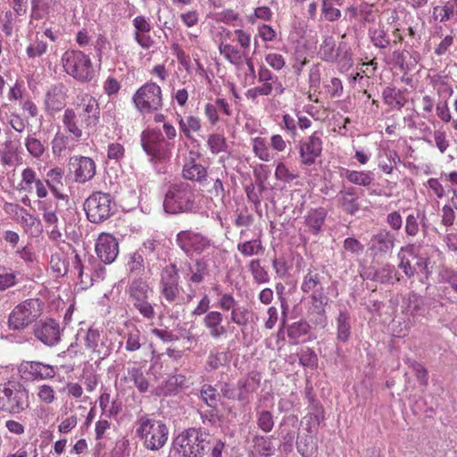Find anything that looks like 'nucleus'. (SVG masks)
<instances>
[{
	"instance_id": "obj_43",
	"label": "nucleus",
	"mask_w": 457,
	"mask_h": 457,
	"mask_svg": "<svg viewBox=\"0 0 457 457\" xmlns=\"http://www.w3.org/2000/svg\"><path fill=\"white\" fill-rule=\"evenodd\" d=\"M54 0H32L31 17L40 20L48 14Z\"/></svg>"
},
{
	"instance_id": "obj_4",
	"label": "nucleus",
	"mask_w": 457,
	"mask_h": 457,
	"mask_svg": "<svg viewBox=\"0 0 457 457\" xmlns=\"http://www.w3.org/2000/svg\"><path fill=\"white\" fill-rule=\"evenodd\" d=\"M176 244L189 258L204 253H209L214 256L220 252L207 236L193 229L179 231L176 236Z\"/></svg>"
},
{
	"instance_id": "obj_55",
	"label": "nucleus",
	"mask_w": 457,
	"mask_h": 457,
	"mask_svg": "<svg viewBox=\"0 0 457 457\" xmlns=\"http://www.w3.org/2000/svg\"><path fill=\"white\" fill-rule=\"evenodd\" d=\"M398 257L400 260L399 268L403 270V273L408 277L411 278L416 273V268L413 267L414 262L406 253H402V248L398 253Z\"/></svg>"
},
{
	"instance_id": "obj_9",
	"label": "nucleus",
	"mask_w": 457,
	"mask_h": 457,
	"mask_svg": "<svg viewBox=\"0 0 457 457\" xmlns=\"http://www.w3.org/2000/svg\"><path fill=\"white\" fill-rule=\"evenodd\" d=\"M57 199H44L37 202V209L42 215L49 238L62 241L65 218L58 207Z\"/></svg>"
},
{
	"instance_id": "obj_3",
	"label": "nucleus",
	"mask_w": 457,
	"mask_h": 457,
	"mask_svg": "<svg viewBox=\"0 0 457 457\" xmlns=\"http://www.w3.org/2000/svg\"><path fill=\"white\" fill-rule=\"evenodd\" d=\"M163 208L170 214L195 212L197 204L195 188L185 182L171 185L165 195Z\"/></svg>"
},
{
	"instance_id": "obj_5",
	"label": "nucleus",
	"mask_w": 457,
	"mask_h": 457,
	"mask_svg": "<svg viewBox=\"0 0 457 457\" xmlns=\"http://www.w3.org/2000/svg\"><path fill=\"white\" fill-rule=\"evenodd\" d=\"M29 406V392L17 381L0 384V411L20 414Z\"/></svg>"
},
{
	"instance_id": "obj_35",
	"label": "nucleus",
	"mask_w": 457,
	"mask_h": 457,
	"mask_svg": "<svg viewBox=\"0 0 457 457\" xmlns=\"http://www.w3.org/2000/svg\"><path fill=\"white\" fill-rule=\"evenodd\" d=\"M208 273V260L206 257L195 260L194 267L189 265L185 278L191 283L199 284L203 282Z\"/></svg>"
},
{
	"instance_id": "obj_23",
	"label": "nucleus",
	"mask_w": 457,
	"mask_h": 457,
	"mask_svg": "<svg viewBox=\"0 0 457 457\" xmlns=\"http://www.w3.org/2000/svg\"><path fill=\"white\" fill-rule=\"evenodd\" d=\"M301 290L310 295L312 303H328L321 283V276L315 270H309L304 275L301 285Z\"/></svg>"
},
{
	"instance_id": "obj_64",
	"label": "nucleus",
	"mask_w": 457,
	"mask_h": 457,
	"mask_svg": "<svg viewBox=\"0 0 457 457\" xmlns=\"http://www.w3.org/2000/svg\"><path fill=\"white\" fill-rule=\"evenodd\" d=\"M36 171L31 168H26L21 172V188L30 191L32 185L37 181Z\"/></svg>"
},
{
	"instance_id": "obj_44",
	"label": "nucleus",
	"mask_w": 457,
	"mask_h": 457,
	"mask_svg": "<svg viewBox=\"0 0 457 457\" xmlns=\"http://www.w3.org/2000/svg\"><path fill=\"white\" fill-rule=\"evenodd\" d=\"M274 177L277 180L290 183L295 179L298 175L294 170H291L286 162L279 161L276 164Z\"/></svg>"
},
{
	"instance_id": "obj_31",
	"label": "nucleus",
	"mask_w": 457,
	"mask_h": 457,
	"mask_svg": "<svg viewBox=\"0 0 457 457\" xmlns=\"http://www.w3.org/2000/svg\"><path fill=\"white\" fill-rule=\"evenodd\" d=\"M62 123L65 130L70 133L75 140H81L83 137V125L80 118L74 109H66L62 115Z\"/></svg>"
},
{
	"instance_id": "obj_37",
	"label": "nucleus",
	"mask_w": 457,
	"mask_h": 457,
	"mask_svg": "<svg viewBox=\"0 0 457 457\" xmlns=\"http://www.w3.org/2000/svg\"><path fill=\"white\" fill-rule=\"evenodd\" d=\"M177 121L180 132L188 139L192 138L193 133L200 131L202 128L201 120L194 115H188L185 118L178 115Z\"/></svg>"
},
{
	"instance_id": "obj_11",
	"label": "nucleus",
	"mask_w": 457,
	"mask_h": 457,
	"mask_svg": "<svg viewBox=\"0 0 457 457\" xmlns=\"http://www.w3.org/2000/svg\"><path fill=\"white\" fill-rule=\"evenodd\" d=\"M136 109L148 114L162 108V93L159 85L154 82H146L141 86L132 97Z\"/></svg>"
},
{
	"instance_id": "obj_62",
	"label": "nucleus",
	"mask_w": 457,
	"mask_h": 457,
	"mask_svg": "<svg viewBox=\"0 0 457 457\" xmlns=\"http://www.w3.org/2000/svg\"><path fill=\"white\" fill-rule=\"evenodd\" d=\"M370 37L371 42L377 47L386 48L389 45V38L387 37L385 30L382 29H370Z\"/></svg>"
},
{
	"instance_id": "obj_15",
	"label": "nucleus",
	"mask_w": 457,
	"mask_h": 457,
	"mask_svg": "<svg viewBox=\"0 0 457 457\" xmlns=\"http://www.w3.org/2000/svg\"><path fill=\"white\" fill-rule=\"evenodd\" d=\"M85 211L90 222H103L110 217L112 212L110 195L101 192L92 194L85 202Z\"/></svg>"
},
{
	"instance_id": "obj_53",
	"label": "nucleus",
	"mask_w": 457,
	"mask_h": 457,
	"mask_svg": "<svg viewBox=\"0 0 457 457\" xmlns=\"http://www.w3.org/2000/svg\"><path fill=\"white\" fill-rule=\"evenodd\" d=\"M336 3H321V17L328 21H337L341 17V12Z\"/></svg>"
},
{
	"instance_id": "obj_20",
	"label": "nucleus",
	"mask_w": 457,
	"mask_h": 457,
	"mask_svg": "<svg viewBox=\"0 0 457 457\" xmlns=\"http://www.w3.org/2000/svg\"><path fill=\"white\" fill-rule=\"evenodd\" d=\"M74 109L81 122L87 127L95 126L99 120V106L96 99L88 94H80L77 97Z\"/></svg>"
},
{
	"instance_id": "obj_25",
	"label": "nucleus",
	"mask_w": 457,
	"mask_h": 457,
	"mask_svg": "<svg viewBox=\"0 0 457 457\" xmlns=\"http://www.w3.org/2000/svg\"><path fill=\"white\" fill-rule=\"evenodd\" d=\"M73 168L74 180L77 183L90 181L96 175V165L95 161L87 156H73L71 158Z\"/></svg>"
},
{
	"instance_id": "obj_27",
	"label": "nucleus",
	"mask_w": 457,
	"mask_h": 457,
	"mask_svg": "<svg viewBox=\"0 0 457 457\" xmlns=\"http://www.w3.org/2000/svg\"><path fill=\"white\" fill-rule=\"evenodd\" d=\"M223 314L219 311H211L203 319V325L213 340H220L228 335V328L223 324Z\"/></svg>"
},
{
	"instance_id": "obj_30",
	"label": "nucleus",
	"mask_w": 457,
	"mask_h": 457,
	"mask_svg": "<svg viewBox=\"0 0 457 457\" xmlns=\"http://www.w3.org/2000/svg\"><path fill=\"white\" fill-rule=\"evenodd\" d=\"M337 199L341 208L348 214L353 215L360 210L357 189L353 187L343 186Z\"/></svg>"
},
{
	"instance_id": "obj_42",
	"label": "nucleus",
	"mask_w": 457,
	"mask_h": 457,
	"mask_svg": "<svg viewBox=\"0 0 457 457\" xmlns=\"http://www.w3.org/2000/svg\"><path fill=\"white\" fill-rule=\"evenodd\" d=\"M124 338L125 349L128 352L137 351L142 346V334L136 327H133L132 329L129 330Z\"/></svg>"
},
{
	"instance_id": "obj_50",
	"label": "nucleus",
	"mask_w": 457,
	"mask_h": 457,
	"mask_svg": "<svg viewBox=\"0 0 457 457\" xmlns=\"http://www.w3.org/2000/svg\"><path fill=\"white\" fill-rule=\"evenodd\" d=\"M250 312L245 306L237 305L230 312V320L239 327H245L249 323Z\"/></svg>"
},
{
	"instance_id": "obj_63",
	"label": "nucleus",
	"mask_w": 457,
	"mask_h": 457,
	"mask_svg": "<svg viewBox=\"0 0 457 457\" xmlns=\"http://www.w3.org/2000/svg\"><path fill=\"white\" fill-rule=\"evenodd\" d=\"M258 427L264 432H270L274 427V420L271 412L262 411L257 414Z\"/></svg>"
},
{
	"instance_id": "obj_38",
	"label": "nucleus",
	"mask_w": 457,
	"mask_h": 457,
	"mask_svg": "<svg viewBox=\"0 0 457 457\" xmlns=\"http://www.w3.org/2000/svg\"><path fill=\"white\" fill-rule=\"evenodd\" d=\"M402 253H406L407 254H409V256L414 262L413 267L416 268V272L420 271L426 275L430 273V271L428 270V265L430 262L429 258L427 256L418 254L416 253L415 245H407L405 246H403Z\"/></svg>"
},
{
	"instance_id": "obj_46",
	"label": "nucleus",
	"mask_w": 457,
	"mask_h": 457,
	"mask_svg": "<svg viewBox=\"0 0 457 457\" xmlns=\"http://www.w3.org/2000/svg\"><path fill=\"white\" fill-rule=\"evenodd\" d=\"M249 270L256 283L264 284L270 281V276L264 267L261 265L260 260H252L249 262Z\"/></svg>"
},
{
	"instance_id": "obj_14",
	"label": "nucleus",
	"mask_w": 457,
	"mask_h": 457,
	"mask_svg": "<svg viewBox=\"0 0 457 457\" xmlns=\"http://www.w3.org/2000/svg\"><path fill=\"white\" fill-rule=\"evenodd\" d=\"M73 264L78 278L84 288L92 286L94 281L102 280L104 278V265L98 262L93 256H88L82 261L79 255L76 254Z\"/></svg>"
},
{
	"instance_id": "obj_60",
	"label": "nucleus",
	"mask_w": 457,
	"mask_h": 457,
	"mask_svg": "<svg viewBox=\"0 0 457 457\" xmlns=\"http://www.w3.org/2000/svg\"><path fill=\"white\" fill-rule=\"evenodd\" d=\"M326 304L327 303H312V310L313 312H315V317L312 319V321L320 328H324L328 324V320L324 309Z\"/></svg>"
},
{
	"instance_id": "obj_51",
	"label": "nucleus",
	"mask_w": 457,
	"mask_h": 457,
	"mask_svg": "<svg viewBox=\"0 0 457 457\" xmlns=\"http://www.w3.org/2000/svg\"><path fill=\"white\" fill-rule=\"evenodd\" d=\"M207 145L213 154L225 152L227 149L226 138L221 134H212L208 137Z\"/></svg>"
},
{
	"instance_id": "obj_58",
	"label": "nucleus",
	"mask_w": 457,
	"mask_h": 457,
	"mask_svg": "<svg viewBox=\"0 0 457 457\" xmlns=\"http://www.w3.org/2000/svg\"><path fill=\"white\" fill-rule=\"evenodd\" d=\"M28 152L35 158H39L45 152V146L40 140L34 137H28L25 141Z\"/></svg>"
},
{
	"instance_id": "obj_19",
	"label": "nucleus",
	"mask_w": 457,
	"mask_h": 457,
	"mask_svg": "<svg viewBox=\"0 0 457 457\" xmlns=\"http://www.w3.org/2000/svg\"><path fill=\"white\" fill-rule=\"evenodd\" d=\"M84 343L86 348L99 359H105L111 354V343L107 334L103 330L89 328L84 337Z\"/></svg>"
},
{
	"instance_id": "obj_22",
	"label": "nucleus",
	"mask_w": 457,
	"mask_h": 457,
	"mask_svg": "<svg viewBox=\"0 0 457 457\" xmlns=\"http://www.w3.org/2000/svg\"><path fill=\"white\" fill-rule=\"evenodd\" d=\"M68 88L63 83H55L47 87L44 106L45 111L49 114L60 112L66 105Z\"/></svg>"
},
{
	"instance_id": "obj_34",
	"label": "nucleus",
	"mask_w": 457,
	"mask_h": 457,
	"mask_svg": "<svg viewBox=\"0 0 457 457\" xmlns=\"http://www.w3.org/2000/svg\"><path fill=\"white\" fill-rule=\"evenodd\" d=\"M78 142L79 140H75L71 136L57 132L51 143L53 154L61 156L66 151L71 153L75 150Z\"/></svg>"
},
{
	"instance_id": "obj_26",
	"label": "nucleus",
	"mask_w": 457,
	"mask_h": 457,
	"mask_svg": "<svg viewBox=\"0 0 457 457\" xmlns=\"http://www.w3.org/2000/svg\"><path fill=\"white\" fill-rule=\"evenodd\" d=\"M197 157L198 154L192 151L189 153L188 158L183 165L182 176L187 180L204 185L207 182L208 172L204 166L196 162Z\"/></svg>"
},
{
	"instance_id": "obj_47",
	"label": "nucleus",
	"mask_w": 457,
	"mask_h": 457,
	"mask_svg": "<svg viewBox=\"0 0 457 457\" xmlns=\"http://www.w3.org/2000/svg\"><path fill=\"white\" fill-rule=\"evenodd\" d=\"M385 103L392 108H402L403 99L401 93L394 87H386L382 93Z\"/></svg>"
},
{
	"instance_id": "obj_16",
	"label": "nucleus",
	"mask_w": 457,
	"mask_h": 457,
	"mask_svg": "<svg viewBox=\"0 0 457 457\" xmlns=\"http://www.w3.org/2000/svg\"><path fill=\"white\" fill-rule=\"evenodd\" d=\"M160 293L161 297L169 304L181 305L183 297L179 293V276L174 265L163 270L160 282Z\"/></svg>"
},
{
	"instance_id": "obj_33",
	"label": "nucleus",
	"mask_w": 457,
	"mask_h": 457,
	"mask_svg": "<svg viewBox=\"0 0 457 457\" xmlns=\"http://www.w3.org/2000/svg\"><path fill=\"white\" fill-rule=\"evenodd\" d=\"M345 48V44H340L338 48L336 49V42L333 37L327 36L324 37L319 48L320 57L326 62H336L339 57V52Z\"/></svg>"
},
{
	"instance_id": "obj_36",
	"label": "nucleus",
	"mask_w": 457,
	"mask_h": 457,
	"mask_svg": "<svg viewBox=\"0 0 457 457\" xmlns=\"http://www.w3.org/2000/svg\"><path fill=\"white\" fill-rule=\"evenodd\" d=\"M341 176L345 178L348 182L361 187H368L374 180V175L370 170L343 169Z\"/></svg>"
},
{
	"instance_id": "obj_18",
	"label": "nucleus",
	"mask_w": 457,
	"mask_h": 457,
	"mask_svg": "<svg viewBox=\"0 0 457 457\" xmlns=\"http://www.w3.org/2000/svg\"><path fill=\"white\" fill-rule=\"evenodd\" d=\"M57 370L55 366L37 361H22L18 367L21 377L28 381L52 379Z\"/></svg>"
},
{
	"instance_id": "obj_29",
	"label": "nucleus",
	"mask_w": 457,
	"mask_h": 457,
	"mask_svg": "<svg viewBox=\"0 0 457 457\" xmlns=\"http://www.w3.org/2000/svg\"><path fill=\"white\" fill-rule=\"evenodd\" d=\"M63 170L59 167L49 170L46 174V183L55 199L69 200V196L62 193L63 189Z\"/></svg>"
},
{
	"instance_id": "obj_41",
	"label": "nucleus",
	"mask_w": 457,
	"mask_h": 457,
	"mask_svg": "<svg viewBox=\"0 0 457 457\" xmlns=\"http://www.w3.org/2000/svg\"><path fill=\"white\" fill-rule=\"evenodd\" d=\"M237 248L246 257L256 255L263 252L262 241L258 238L238 243Z\"/></svg>"
},
{
	"instance_id": "obj_56",
	"label": "nucleus",
	"mask_w": 457,
	"mask_h": 457,
	"mask_svg": "<svg viewBox=\"0 0 457 457\" xmlns=\"http://www.w3.org/2000/svg\"><path fill=\"white\" fill-rule=\"evenodd\" d=\"M201 396L206 404L212 408H215L220 400L217 390L210 385H204L202 387Z\"/></svg>"
},
{
	"instance_id": "obj_57",
	"label": "nucleus",
	"mask_w": 457,
	"mask_h": 457,
	"mask_svg": "<svg viewBox=\"0 0 457 457\" xmlns=\"http://www.w3.org/2000/svg\"><path fill=\"white\" fill-rule=\"evenodd\" d=\"M440 281L448 284L457 294V270L445 267L439 272Z\"/></svg>"
},
{
	"instance_id": "obj_1",
	"label": "nucleus",
	"mask_w": 457,
	"mask_h": 457,
	"mask_svg": "<svg viewBox=\"0 0 457 457\" xmlns=\"http://www.w3.org/2000/svg\"><path fill=\"white\" fill-rule=\"evenodd\" d=\"M220 54L230 64L239 67L245 62L251 75L255 74L253 62L248 57L252 36L249 32L237 29L234 31L221 28L218 35Z\"/></svg>"
},
{
	"instance_id": "obj_8",
	"label": "nucleus",
	"mask_w": 457,
	"mask_h": 457,
	"mask_svg": "<svg viewBox=\"0 0 457 457\" xmlns=\"http://www.w3.org/2000/svg\"><path fill=\"white\" fill-rule=\"evenodd\" d=\"M140 140L151 162H164L170 160L173 145L166 140L160 131L144 130L141 133Z\"/></svg>"
},
{
	"instance_id": "obj_2",
	"label": "nucleus",
	"mask_w": 457,
	"mask_h": 457,
	"mask_svg": "<svg viewBox=\"0 0 457 457\" xmlns=\"http://www.w3.org/2000/svg\"><path fill=\"white\" fill-rule=\"evenodd\" d=\"M170 429L167 424L154 415L144 414L136 421V436L143 446L152 452H157L167 444Z\"/></svg>"
},
{
	"instance_id": "obj_48",
	"label": "nucleus",
	"mask_w": 457,
	"mask_h": 457,
	"mask_svg": "<svg viewBox=\"0 0 457 457\" xmlns=\"http://www.w3.org/2000/svg\"><path fill=\"white\" fill-rule=\"evenodd\" d=\"M291 61L294 71L299 75L308 62L306 48L304 46H297L292 54Z\"/></svg>"
},
{
	"instance_id": "obj_39",
	"label": "nucleus",
	"mask_w": 457,
	"mask_h": 457,
	"mask_svg": "<svg viewBox=\"0 0 457 457\" xmlns=\"http://www.w3.org/2000/svg\"><path fill=\"white\" fill-rule=\"evenodd\" d=\"M252 147L253 154L261 161L268 162L273 160V154L271 153L269 147V143L266 141L264 137H254L252 141Z\"/></svg>"
},
{
	"instance_id": "obj_6",
	"label": "nucleus",
	"mask_w": 457,
	"mask_h": 457,
	"mask_svg": "<svg viewBox=\"0 0 457 457\" xmlns=\"http://www.w3.org/2000/svg\"><path fill=\"white\" fill-rule=\"evenodd\" d=\"M64 71L80 83L90 82L95 77L93 62L88 54L80 50H68L62 55Z\"/></svg>"
},
{
	"instance_id": "obj_32",
	"label": "nucleus",
	"mask_w": 457,
	"mask_h": 457,
	"mask_svg": "<svg viewBox=\"0 0 457 457\" xmlns=\"http://www.w3.org/2000/svg\"><path fill=\"white\" fill-rule=\"evenodd\" d=\"M328 212L323 207L311 209L304 216V223L311 233L317 235L321 231Z\"/></svg>"
},
{
	"instance_id": "obj_59",
	"label": "nucleus",
	"mask_w": 457,
	"mask_h": 457,
	"mask_svg": "<svg viewBox=\"0 0 457 457\" xmlns=\"http://www.w3.org/2000/svg\"><path fill=\"white\" fill-rule=\"evenodd\" d=\"M37 396L40 402L46 404H51L56 399L53 386L46 384L40 385L37 387Z\"/></svg>"
},
{
	"instance_id": "obj_45",
	"label": "nucleus",
	"mask_w": 457,
	"mask_h": 457,
	"mask_svg": "<svg viewBox=\"0 0 457 457\" xmlns=\"http://www.w3.org/2000/svg\"><path fill=\"white\" fill-rule=\"evenodd\" d=\"M128 270L130 276H139L145 270L144 258L138 252L132 253L129 255L127 263Z\"/></svg>"
},
{
	"instance_id": "obj_54",
	"label": "nucleus",
	"mask_w": 457,
	"mask_h": 457,
	"mask_svg": "<svg viewBox=\"0 0 457 457\" xmlns=\"http://www.w3.org/2000/svg\"><path fill=\"white\" fill-rule=\"evenodd\" d=\"M257 87L262 96H270L272 93H274L275 96H279L282 95L285 91V87L279 80L262 83V85L258 86Z\"/></svg>"
},
{
	"instance_id": "obj_52",
	"label": "nucleus",
	"mask_w": 457,
	"mask_h": 457,
	"mask_svg": "<svg viewBox=\"0 0 457 457\" xmlns=\"http://www.w3.org/2000/svg\"><path fill=\"white\" fill-rule=\"evenodd\" d=\"M310 326L305 321H296L287 328V336L294 341H298L309 332Z\"/></svg>"
},
{
	"instance_id": "obj_17",
	"label": "nucleus",
	"mask_w": 457,
	"mask_h": 457,
	"mask_svg": "<svg viewBox=\"0 0 457 457\" xmlns=\"http://www.w3.org/2000/svg\"><path fill=\"white\" fill-rule=\"evenodd\" d=\"M322 133L313 132L311 136L303 138L298 144L299 160L302 166L307 168L313 165L322 153Z\"/></svg>"
},
{
	"instance_id": "obj_49",
	"label": "nucleus",
	"mask_w": 457,
	"mask_h": 457,
	"mask_svg": "<svg viewBox=\"0 0 457 457\" xmlns=\"http://www.w3.org/2000/svg\"><path fill=\"white\" fill-rule=\"evenodd\" d=\"M255 450L263 456H271L274 453L275 447L270 437L256 436L253 438Z\"/></svg>"
},
{
	"instance_id": "obj_24",
	"label": "nucleus",
	"mask_w": 457,
	"mask_h": 457,
	"mask_svg": "<svg viewBox=\"0 0 457 457\" xmlns=\"http://www.w3.org/2000/svg\"><path fill=\"white\" fill-rule=\"evenodd\" d=\"M34 334L44 345L54 346L61 339L60 325L52 319L40 321L36 325Z\"/></svg>"
},
{
	"instance_id": "obj_40",
	"label": "nucleus",
	"mask_w": 457,
	"mask_h": 457,
	"mask_svg": "<svg viewBox=\"0 0 457 457\" xmlns=\"http://www.w3.org/2000/svg\"><path fill=\"white\" fill-rule=\"evenodd\" d=\"M350 314L346 311H340L337 318V340L346 342L351 335Z\"/></svg>"
},
{
	"instance_id": "obj_13",
	"label": "nucleus",
	"mask_w": 457,
	"mask_h": 457,
	"mask_svg": "<svg viewBox=\"0 0 457 457\" xmlns=\"http://www.w3.org/2000/svg\"><path fill=\"white\" fill-rule=\"evenodd\" d=\"M323 420V411L320 408L315 409L313 412L304 417L307 434L302 435L296 442L297 451L303 457H310L317 451L315 436Z\"/></svg>"
},
{
	"instance_id": "obj_28",
	"label": "nucleus",
	"mask_w": 457,
	"mask_h": 457,
	"mask_svg": "<svg viewBox=\"0 0 457 457\" xmlns=\"http://www.w3.org/2000/svg\"><path fill=\"white\" fill-rule=\"evenodd\" d=\"M395 246V236L388 230H380L371 237L370 250L374 255L386 254Z\"/></svg>"
},
{
	"instance_id": "obj_61",
	"label": "nucleus",
	"mask_w": 457,
	"mask_h": 457,
	"mask_svg": "<svg viewBox=\"0 0 457 457\" xmlns=\"http://www.w3.org/2000/svg\"><path fill=\"white\" fill-rule=\"evenodd\" d=\"M129 375L134 381L135 386L141 393H145L148 390V381L144 376L143 372L138 368H133L129 370Z\"/></svg>"
},
{
	"instance_id": "obj_21",
	"label": "nucleus",
	"mask_w": 457,
	"mask_h": 457,
	"mask_svg": "<svg viewBox=\"0 0 457 457\" xmlns=\"http://www.w3.org/2000/svg\"><path fill=\"white\" fill-rule=\"evenodd\" d=\"M95 251L102 264L112 263L119 254V243L109 233H101L95 244Z\"/></svg>"
},
{
	"instance_id": "obj_12",
	"label": "nucleus",
	"mask_w": 457,
	"mask_h": 457,
	"mask_svg": "<svg viewBox=\"0 0 457 457\" xmlns=\"http://www.w3.org/2000/svg\"><path fill=\"white\" fill-rule=\"evenodd\" d=\"M41 303L38 299H27L14 307L8 318L9 328L21 330L41 315Z\"/></svg>"
},
{
	"instance_id": "obj_7",
	"label": "nucleus",
	"mask_w": 457,
	"mask_h": 457,
	"mask_svg": "<svg viewBox=\"0 0 457 457\" xmlns=\"http://www.w3.org/2000/svg\"><path fill=\"white\" fill-rule=\"evenodd\" d=\"M210 435L196 428H188L174 440V450L183 457H202L210 444Z\"/></svg>"
},
{
	"instance_id": "obj_10",
	"label": "nucleus",
	"mask_w": 457,
	"mask_h": 457,
	"mask_svg": "<svg viewBox=\"0 0 457 457\" xmlns=\"http://www.w3.org/2000/svg\"><path fill=\"white\" fill-rule=\"evenodd\" d=\"M129 301L133 307L146 320H152L155 312L150 303L153 289L150 288L146 280L140 278H133L127 289Z\"/></svg>"
}]
</instances>
